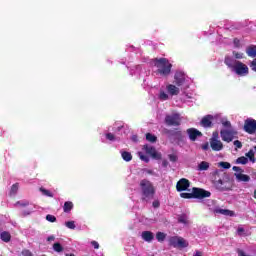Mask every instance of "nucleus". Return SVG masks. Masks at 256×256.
Returning <instances> with one entry per match:
<instances>
[{
  "label": "nucleus",
  "instance_id": "17",
  "mask_svg": "<svg viewBox=\"0 0 256 256\" xmlns=\"http://www.w3.org/2000/svg\"><path fill=\"white\" fill-rule=\"evenodd\" d=\"M213 119H215V117H213L211 115L205 116L201 120L202 127H211V123H212Z\"/></svg>",
  "mask_w": 256,
  "mask_h": 256
},
{
  "label": "nucleus",
  "instance_id": "38",
  "mask_svg": "<svg viewBox=\"0 0 256 256\" xmlns=\"http://www.w3.org/2000/svg\"><path fill=\"white\" fill-rule=\"evenodd\" d=\"M180 196L182 199H192L193 193H181Z\"/></svg>",
  "mask_w": 256,
  "mask_h": 256
},
{
  "label": "nucleus",
  "instance_id": "51",
  "mask_svg": "<svg viewBox=\"0 0 256 256\" xmlns=\"http://www.w3.org/2000/svg\"><path fill=\"white\" fill-rule=\"evenodd\" d=\"M167 165H169V162H167V160H163L162 166H163V167H167Z\"/></svg>",
  "mask_w": 256,
  "mask_h": 256
},
{
  "label": "nucleus",
  "instance_id": "8",
  "mask_svg": "<svg viewBox=\"0 0 256 256\" xmlns=\"http://www.w3.org/2000/svg\"><path fill=\"white\" fill-rule=\"evenodd\" d=\"M167 125L177 127L181 125V114L173 113L172 115H167L165 118Z\"/></svg>",
  "mask_w": 256,
  "mask_h": 256
},
{
  "label": "nucleus",
  "instance_id": "30",
  "mask_svg": "<svg viewBox=\"0 0 256 256\" xmlns=\"http://www.w3.org/2000/svg\"><path fill=\"white\" fill-rule=\"evenodd\" d=\"M53 249H54V251H56V253H62L63 246L57 242V243H54Z\"/></svg>",
  "mask_w": 256,
  "mask_h": 256
},
{
  "label": "nucleus",
  "instance_id": "23",
  "mask_svg": "<svg viewBox=\"0 0 256 256\" xmlns=\"http://www.w3.org/2000/svg\"><path fill=\"white\" fill-rule=\"evenodd\" d=\"M121 157L122 159H124L126 162H129L131 161V159H133V156L131 155L130 152H127V151H122L121 152Z\"/></svg>",
  "mask_w": 256,
  "mask_h": 256
},
{
  "label": "nucleus",
  "instance_id": "12",
  "mask_svg": "<svg viewBox=\"0 0 256 256\" xmlns=\"http://www.w3.org/2000/svg\"><path fill=\"white\" fill-rule=\"evenodd\" d=\"M190 141H197V137H201V132L195 128H189L187 130Z\"/></svg>",
  "mask_w": 256,
  "mask_h": 256
},
{
  "label": "nucleus",
  "instance_id": "55",
  "mask_svg": "<svg viewBox=\"0 0 256 256\" xmlns=\"http://www.w3.org/2000/svg\"><path fill=\"white\" fill-rule=\"evenodd\" d=\"M186 97H187L188 99H192V98H193L192 96H189V95H187V94H186Z\"/></svg>",
  "mask_w": 256,
  "mask_h": 256
},
{
  "label": "nucleus",
  "instance_id": "60",
  "mask_svg": "<svg viewBox=\"0 0 256 256\" xmlns=\"http://www.w3.org/2000/svg\"><path fill=\"white\" fill-rule=\"evenodd\" d=\"M43 256H45V255H43Z\"/></svg>",
  "mask_w": 256,
  "mask_h": 256
},
{
  "label": "nucleus",
  "instance_id": "21",
  "mask_svg": "<svg viewBox=\"0 0 256 256\" xmlns=\"http://www.w3.org/2000/svg\"><path fill=\"white\" fill-rule=\"evenodd\" d=\"M248 57H256V46H249L246 49Z\"/></svg>",
  "mask_w": 256,
  "mask_h": 256
},
{
  "label": "nucleus",
  "instance_id": "32",
  "mask_svg": "<svg viewBox=\"0 0 256 256\" xmlns=\"http://www.w3.org/2000/svg\"><path fill=\"white\" fill-rule=\"evenodd\" d=\"M17 191H19V183H16V184L12 185L11 190H10V194L15 195V193H17Z\"/></svg>",
  "mask_w": 256,
  "mask_h": 256
},
{
  "label": "nucleus",
  "instance_id": "46",
  "mask_svg": "<svg viewBox=\"0 0 256 256\" xmlns=\"http://www.w3.org/2000/svg\"><path fill=\"white\" fill-rule=\"evenodd\" d=\"M144 173H147V175H155V171L152 169H144Z\"/></svg>",
  "mask_w": 256,
  "mask_h": 256
},
{
  "label": "nucleus",
  "instance_id": "35",
  "mask_svg": "<svg viewBox=\"0 0 256 256\" xmlns=\"http://www.w3.org/2000/svg\"><path fill=\"white\" fill-rule=\"evenodd\" d=\"M46 220H48L49 223H55L57 221V218L54 215L48 214L46 216Z\"/></svg>",
  "mask_w": 256,
  "mask_h": 256
},
{
  "label": "nucleus",
  "instance_id": "36",
  "mask_svg": "<svg viewBox=\"0 0 256 256\" xmlns=\"http://www.w3.org/2000/svg\"><path fill=\"white\" fill-rule=\"evenodd\" d=\"M178 221L179 223H183L184 225H187L188 223L187 216L185 215L179 216Z\"/></svg>",
  "mask_w": 256,
  "mask_h": 256
},
{
  "label": "nucleus",
  "instance_id": "25",
  "mask_svg": "<svg viewBox=\"0 0 256 256\" xmlns=\"http://www.w3.org/2000/svg\"><path fill=\"white\" fill-rule=\"evenodd\" d=\"M246 157L251 161V163H255V151H253V149L246 153Z\"/></svg>",
  "mask_w": 256,
  "mask_h": 256
},
{
  "label": "nucleus",
  "instance_id": "34",
  "mask_svg": "<svg viewBox=\"0 0 256 256\" xmlns=\"http://www.w3.org/2000/svg\"><path fill=\"white\" fill-rule=\"evenodd\" d=\"M230 57H233V59H243V53L233 51V56H230Z\"/></svg>",
  "mask_w": 256,
  "mask_h": 256
},
{
  "label": "nucleus",
  "instance_id": "52",
  "mask_svg": "<svg viewBox=\"0 0 256 256\" xmlns=\"http://www.w3.org/2000/svg\"><path fill=\"white\" fill-rule=\"evenodd\" d=\"M194 256H203V254H202L200 251H196V252L194 253Z\"/></svg>",
  "mask_w": 256,
  "mask_h": 256
},
{
  "label": "nucleus",
  "instance_id": "37",
  "mask_svg": "<svg viewBox=\"0 0 256 256\" xmlns=\"http://www.w3.org/2000/svg\"><path fill=\"white\" fill-rule=\"evenodd\" d=\"M65 226L68 228V229H75V221H68V222H65Z\"/></svg>",
  "mask_w": 256,
  "mask_h": 256
},
{
  "label": "nucleus",
  "instance_id": "1",
  "mask_svg": "<svg viewBox=\"0 0 256 256\" xmlns=\"http://www.w3.org/2000/svg\"><path fill=\"white\" fill-rule=\"evenodd\" d=\"M191 78L185 72L177 71L174 75V84L167 83L161 86L157 97L159 101H169L173 97H177L181 91L189 89Z\"/></svg>",
  "mask_w": 256,
  "mask_h": 256
},
{
  "label": "nucleus",
  "instance_id": "45",
  "mask_svg": "<svg viewBox=\"0 0 256 256\" xmlns=\"http://www.w3.org/2000/svg\"><path fill=\"white\" fill-rule=\"evenodd\" d=\"M252 71H255L256 72V59H254L252 62H251V65H250Z\"/></svg>",
  "mask_w": 256,
  "mask_h": 256
},
{
  "label": "nucleus",
  "instance_id": "16",
  "mask_svg": "<svg viewBox=\"0 0 256 256\" xmlns=\"http://www.w3.org/2000/svg\"><path fill=\"white\" fill-rule=\"evenodd\" d=\"M141 237L143 241H146V243H151L153 239H155V234L151 231H143Z\"/></svg>",
  "mask_w": 256,
  "mask_h": 256
},
{
  "label": "nucleus",
  "instance_id": "40",
  "mask_svg": "<svg viewBox=\"0 0 256 256\" xmlns=\"http://www.w3.org/2000/svg\"><path fill=\"white\" fill-rule=\"evenodd\" d=\"M218 141L219 140V132H213L212 134V138L210 139V141Z\"/></svg>",
  "mask_w": 256,
  "mask_h": 256
},
{
  "label": "nucleus",
  "instance_id": "42",
  "mask_svg": "<svg viewBox=\"0 0 256 256\" xmlns=\"http://www.w3.org/2000/svg\"><path fill=\"white\" fill-rule=\"evenodd\" d=\"M168 157L169 160L172 161V163H175V161H177V155L175 154H170Z\"/></svg>",
  "mask_w": 256,
  "mask_h": 256
},
{
  "label": "nucleus",
  "instance_id": "43",
  "mask_svg": "<svg viewBox=\"0 0 256 256\" xmlns=\"http://www.w3.org/2000/svg\"><path fill=\"white\" fill-rule=\"evenodd\" d=\"M233 171H235L236 173H243V170L241 169V167L239 166H233Z\"/></svg>",
  "mask_w": 256,
  "mask_h": 256
},
{
  "label": "nucleus",
  "instance_id": "7",
  "mask_svg": "<svg viewBox=\"0 0 256 256\" xmlns=\"http://www.w3.org/2000/svg\"><path fill=\"white\" fill-rule=\"evenodd\" d=\"M123 129V125L121 123H114L113 126L108 128V132L105 134L106 139L108 141H117V133H119Z\"/></svg>",
  "mask_w": 256,
  "mask_h": 256
},
{
  "label": "nucleus",
  "instance_id": "44",
  "mask_svg": "<svg viewBox=\"0 0 256 256\" xmlns=\"http://www.w3.org/2000/svg\"><path fill=\"white\" fill-rule=\"evenodd\" d=\"M22 255L23 256H33V253H31V251H29V250H23Z\"/></svg>",
  "mask_w": 256,
  "mask_h": 256
},
{
  "label": "nucleus",
  "instance_id": "50",
  "mask_svg": "<svg viewBox=\"0 0 256 256\" xmlns=\"http://www.w3.org/2000/svg\"><path fill=\"white\" fill-rule=\"evenodd\" d=\"M202 149L203 151H207L209 149V143L203 144Z\"/></svg>",
  "mask_w": 256,
  "mask_h": 256
},
{
  "label": "nucleus",
  "instance_id": "24",
  "mask_svg": "<svg viewBox=\"0 0 256 256\" xmlns=\"http://www.w3.org/2000/svg\"><path fill=\"white\" fill-rule=\"evenodd\" d=\"M236 163L237 165H247V163H249V159L245 156H242L236 159Z\"/></svg>",
  "mask_w": 256,
  "mask_h": 256
},
{
  "label": "nucleus",
  "instance_id": "5",
  "mask_svg": "<svg viewBox=\"0 0 256 256\" xmlns=\"http://www.w3.org/2000/svg\"><path fill=\"white\" fill-rule=\"evenodd\" d=\"M153 65L157 68L154 73L160 77H167L173 67L166 58L155 59Z\"/></svg>",
  "mask_w": 256,
  "mask_h": 256
},
{
  "label": "nucleus",
  "instance_id": "57",
  "mask_svg": "<svg viewBox=\"0 0 256 256\" xmlns=\"http://www.w3.org/2000/svg\"><path fill=\"white\" fill-rule=\"evenodd\" d=\"M66 256H75V254H66Z\"/></svg>",
  "mask_w": 256,
  "mask_h": 256
},
{
  "label": "nucleus",
  "instance_id": "28",
  "mask_svg": "<svg viewBox=\"0 0 256 256\" xmlns=\"http://www.w3.org/2000/svg\"><path fill=\"white\" fill-rule=\"evenodd\" d=\"M167 237V234L163 233V232H157L156 234V239L157 241H159L160 243L165 241V238Z\"/></svg>",
  "mask_w": 256,
  "mask_h": 256
},
{
  "label": "nucleus",
  "instance_id": "49",
  "mask_svg": "<svg viewBox=\"0 0 256 256\" xmlns=\"http://www.w3.org/2000/svg\"><path fill=\"white\" fill-rule=\"evenodd\" d=\"M153 207L155 209H157V207H159L160 203H159V200H155L153 203H152Z\"/></svg>",
  "mask_w": 256,
  "mask_h": 256
},
{
  "label": "nucleus",
  "instance_id": "26",
  "mask_svg": "<svg viewBox=\"0 0 256 256\" xmlns=\"http://www.w3.org/2000/svg\"><path fill=\"white\" fill-rule=\"evenodd\" d=\"M142 68L141 66H135L130 70L131 75H141Z\"/></svg>",
  "mask_w": 256,
  "mask_h": 256
},
{
  "label": "nucleus",
  "instance_id": "29",
  "mask_svg": "<svg viewBox=\"0 0 256 256\" xmlns=\"http://www.w3.org/2000/svg\"><path fill=\"white\" fill-rule=\"evenodd\" d=\"M146 140H148L149 143H155V141H157V136H155L151 133H147L146 134Z\"/></svg>",
  "mask_w": 256,
  "mask_h": 256
},
{
  "label": "nucleus",
  "instance_id": "3",
  "mask_svg": "<svg viewBox=\"0 0 256 256\" xmlns=\"http://www.w3.org/2000/svg\"><path fill=\"white\" fill-rule=\"evenodd\" d=\"M222 129L220 130V137L225 143H231L233 139L237 137V130L231 125V122L227 118H221Z\"/></svg>",
  "mask_w": 256,
  "mask_h": 256
},
{
  "label": "nucleus",
  "instance_id": "6",
  "mask_svg": "<svg viewBox=\"0 0 256 256\" xmlns=\"http://www.w3.org/2000/svg\"><path fill=\"white\" fill-rule=\"evenodd\" d=\"M140 188L142 191L143 201H149V199H153V195H155V188L153 187V183H151V181L147 179L141 180Z\"/></svg>",
  "mask_w": 256,
  "mask_h": 256
},
{
  "label": "nucleus",
  "instance_id": "54",
  "mask_svg": "<svg viewBox=\"0 0 256 256\" xmlns=\"http://www.w3.org/2000/svg\"><path fill=\"white\" fill-rule=\"evenodd\" d=\"M48 241H55V236H49Z\"/></svg>",
  "mask_w": 256,
  "mask_h": 256
},
{
  "label": "nucleus",
  "instance_id": "56",
  "mask_svg": "<svg viewBox=\"0 0 256 256\" xmlns=\"http://www.w3.org/2000/svg\"><path fill=\"white\" fill-rule=\"evenodd\" d=\"M254 199H256V189H255V191H254Z\"/></svg>",
  "mask_w": 256,
  "mask_h": 256
},
{
  "label": "nucleus",
  "instance_id": "19",
  "mask_svg": "<svg viewBox=\"0 0 256 256\" xmlns=\"http://www.w3.org/2000/svg\"><path fill=\"white\" fill-rule=\"evenodd\" d=\"M186 247H189V242H187L185 238L180 237L178 240V248L185 249Z\"/></svg>",
  "mask_w": 256,
  "mask_h": 256
},
{
  "label": "nucleus",
  "instance_id": "20",
  "mask_svg": "<svg viewBox=\"0 0 256 256\" xmlns=\"http://www.w3.org/2000/svg\"><path fill=\"white\" fill-rule=\"evenodd\" d=\"M210 164L207 161H202L198 164V171H207L209 169Z\"/></svg>",
  "mask_w": 256,
  "mask_h": 256
},
{
  "label": "nucleus",
  "instance_id": "4",
  "mask_svg": "<svg viewBox=\"0 0 256 256\" xmlns=\"http://www.w3.org/2000/svg\"><path fill=\"white\" fill-rule=\"evenodd\" d=\"M146 153V155H145ZM149 155L152 157V159H155L156 161H160L162 158L161 152H158L155 147L146 144L142 147V152H138V157L141 159V161H144V163H149Z\"/></svg>",
  "mask_w": 256,
  "mask_h": 256
},
{
  "label": "nucleus",
  "instance_id": "2",
  "mask_svg": "<svg viewBox=\"0 0 256 256\" xmlns=\"http://www.w3.org/2000/svg\"><path fill=\"white\" fill-rule=\"evenodd\" d=\"M224 63L231 73L238 75V77H247L249 75V67L231 56H226Z\"/></svg>",
  "mask_w": 256,
  "mask_h": 256
},
{
  "label": "nucleus",
  "instance_id": "48",
  "mask_svg": "<svg viewBox=\"0 0 256 256\" xmlns=\"http://www.w3.org/2000/svg\"><path fill=\"white\" fill-rule=\"evenodd\" d=\"M237 233H238V235H243V233H245V229H243V227H239L237 229Z\"/></svg>",
  "mask_w": 256,
  "mask_h": 256
},
{
  "label": "nucleus",
  "instance_id": "53",
  "mask_svg": "<svg viewBox=\"0 0 256 256\" xmlns=\"http://www.w3.org/2000/svg\"><path fill=\"white\" fill-rule=\"evenodd\" d=\"M18 205H22V206H25V205H29V203L28 202H18Z\"/></svg>",
  "mask_w": 256,
  "mask_h": 256
},
{
  "label": "nucleus",
  "instance_id": "39",
  "mask_svg": "<svg viewBox=\"0 0 256 256\" xmlns=\"http://www.w3.org/2000/svg\"><path fill=\"white\" fill-rule=\"evenodd\" d=\"M233 43H234V47H236V49H239V47H241V41L239 39L235 38Z\"/></svg>",
  "mask_w": 256,
  "mask_h": 256
},
{
  "label": "nucleus",
  "instance_id": "31",
  "mask_svg": "<svg viewBox=\"0 0 256 256\" xmlns=\"http://www.w3.org/2000/svg\"><path fill=\"white\" fill-rule=\"evenodd\" d=\"M219 167H222V169H231V164L229 162H219Z\"/></svg>",
  "mask_w": 256,
  "mask_h": 256
},
{
  "label": "nucleus",
  "instance_id": "13",
  "mask_svg": "<svg viewBox=\"0 0 256 256\" xmlns=\"http://www.w3.org/2000/svg\"><path fill=\"white\" fill-rule=\"evenodd\" d=\"M212 151H223V142L221 140H210Z\"/></svg>",
  "mask_w": 256,
  "mask_h": 256
},
{
  "label": "nucleus",
  "instance_id": "10",
  "mask_svg": "<svg viewBox=\"0 0 256 256\" xmlns=\"http://www.w3.org/2000/svg\"><path fill=\"white\" fill-rule=\"evenodd\" d=\"M192 195L196 199H205V197H211V192L201 188H193Z\"/></svg>",
  "mask_w": 256,
  "mask_h": 256
},
{
  "label": "nucleus",
  "instance_id": "59",
  "mask_svg": "<svg viewBox=\"0 0 256 256\" xmlns=\"http://www.w3.org/2000/svg\"><path fill=\"white\" fill-rule=\"evenodd\" d=\"M134 141H135V137H133Z\"/></svg>",
  "mask_w": 256,
  "mask_h": 256
},
{
  "label": "nucleus",
  "instance_id": "22",
  "mask_svg": "<svg viewBox=\"0 0 256 256\" xmlns=\"http://www.w3.org/2000/svg\"><path fill=\"white\" fill-rule=\"evenodd\" d=\"M71 209H73V202L71 201L65 202L63 206L64 213H70Z\"/></svg>",
  "mask_w": 256,
  "mask_h": 256
},
{
  "label": "nucleus",
  "instance_id": "11",
  "mask_svg": "<svg viewBox=\"0 0 256 256\" xmlns=\"http://www.w3.org/2000/svg\"><path fill=\"white\" fill-rule=\"evenodd\" d=\"M190 183L189 180H187L186 178H182L180 179L177 184H176V189L177 191L181 192V191H187V189H189Z\"/></svg>",
  "mask_w": 256,
  "mask_h": 256
},
{
  "label": "nucleus",
  "instance_id": "47",
  "mask_svg": "<svg viewBox=\"0 0 256 256\" xmlns=\"http://www.w3.org/2000/svg\"><path fill=\"white\" fill-rule=\"evenodd\" d=\"M91 245L94 247V249H99V242L97 241H92Z\"/></svg>",
  "mask_w": 256,
  "mask_h": 256
},
{
  "label": "nucleus",
  "instance_id": "9",
  "mask_svg": "<svg viewBox=\"0 0 256 256\" xmlns=\"http://www.w3.org/2000/svg\"><path fill=\"white\" fill-rule=\"evenodd\" d=\"M244 131H246V133H249L250 135H253L256 131V120H253L251 118L245 120Z\"/></svg>",
  "mask_w": 256,
  "mask_h": 256
},
{
  "label": "nucleus",
  "instance_id": "58",
  "mask_svg": "<svg viewBox=\"0 0 256 256\" xmlns=\"http://www.w3.org/2000/svg\"><path fill=\"white\" fill-rule=\"evenodd\" d=\"M254 149L256 150V146H254Z\"/></svg>",
  "mask_w": 256,
  "mask_h": 256
},
{
  "label": "nucleus",
  "instance_id": "41",
  "mask_svg": "<svg viewBox=\"0 0 256 256\" xmlns=\"http://www.w3.org/2000/svg\"><path fill=\"white\" fill-rule=\"evenodd\" d=\"M234 146L236 147V149H241V147H243V144L241 143V141L236 140L234 141Z\"/></svg>",
  "mask_w": 256,
  "mask_h": 256
},
{
  "label": "nucleus",
  "instance_id": "15",
  "mask_svg": "<svg viewBox=\"0 0 256 256\" xmlns=\"http://www.w3.org/2000/svg\"><path fill=\"white\" fill-rule=\"evenodd\" d=\"M235 177L240 183H249L251 181V177L247 174H243V172L235 173Z\"/></svg>",
  "mask_w": 256,
  "mask_h": 256
},
{
  "label": "nucleus",
  "instance_id": "14",
  "mask_svg": "<svg viewBox=\"0 0 256 256\" xmlns=\"http://www.w3.org/2000/svg\"><path fill=\"white\" fill-rule=\"evenodd\" d=\"M214 213L219 214V215H225L226 217H235V212H233L229 209L216 208V209H214Z\"/></svg>",
  "mask_w": 256,
  "mask_h": 256
},
{
  "label": "nucleus",
  "instance_id": "33",
  "mask_svg": "<svg viewBox=\"0 0 256 256\" xmlns=\"http://www.w3.org/2000/svg\"><path fill=\"white\" fill-rule=\"evenodd\" d=\"M40 191H41L42 195H45L46 197H53L52 192L45 188H40Z\"/></svg>",
  "mask_w": 256,
  "mask_h": 256
},
{
  "label": "nucleus",
  "instance_id": "18",
  "mask_svg": "<svg viewBox=\"0 0 256 256\" xmlns=\"http://www.w3.org/2000/svg\"><path fill=\"white\" fill-rule=\"evenodd\" d=\"M0 239L4 241V243H9V241H11V233L7 231L0 233Z\"/></svg>",
  "mask_w": 256,
  "mask_h": 256
},
{
  "label": "nucleus",
  "instance_id": "27",
  "mask_svg": "<svg viewBox=\"0 0 256 256\" xmlns=\"http://www.w3.org/2000/svg\"><path fill=\"white\" fill-rule=\"evenodd\" d=\"M179 238L178 236H174L170 238V245H172V247H178L179 245Z\"/></svg>",
  "mask_w": 256,
  "mask_h": 256
}]
</instances>
